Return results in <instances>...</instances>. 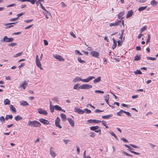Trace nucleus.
<instances>
[{"mask_svg": "<svg viewBox=\"0 0 158 158\" xmlns=\"http://www.w3.org/2000/svg\"><path fill=\"white\" fill-rule=\"evenodd\" d=\"M27 125L31 126V127H40L41 126V124L39 122L35 120L29 121Z\"/></svg>", "mask_w": 158, "mask_h": 158, "instance_id": "1", "label": "nucleus"}, {"mask_svg": "<svg viewBox=\"0 0 158 158\" xmlns=\"http://www.w3.org/2000/svg\"><path fill=\"white\" fill-rule=\"evenodd\" d=\"M123 18H122L121 20L118 21L117 22H115V23H110L109 25L110 27H116L118 25H120L121 27V25H123L124 26V22L122 19Z\"/></svg>", "mask_w": 158, "mask_h": 158, "instance_id": "2", "label": "nucleus"}, {"mask_svg": "<svg viewBox=\"0 0 158 158\" xmlns=\"http://www.w3.org/2000/svg\"><path fill=\"white\" fill-rule=\"evenodd\" d=\"M92 85L87 84H84L80 85L78 87L79 89H89L92 88Z\"/></svg>", "mask_w": 158, "mask_h": 158, "instance_id": "3", "label": "nucleus"}, {"mask_svg": "<svg viewBox=\"0 0 158 158\" xmlns=\"http://www.w3.org/2000/svg\"><path fill=\"white\" fill-rule=\"evenodd\" d=\"M13 38H8L6 36H5L3 39L1 40V41L2 42H10L13 41L14 40Z\"/></svg>", "mask_w": 158, "mask_h": 158, "instance_id": "4", "label": "nucleus"}, {"mask_svg": "<svg viewBox=\"0 0 158 158\" xmlns=\"http://www.w3.org/2000/svg\"><path fill=\"white\" fill-rule=\"evenodd\" d=\"M36 63L37 66L41 70H43V68L41 67V64L40 62L38 55H37L36 56Z\"/></svg>", "mask_w": 158, "mask_h": 158, "instance_id": "5", "label": "nucleus"}, {"mask_svg": "<svg viewBox=\"0 0 158 158\" xmlns=\"http://www.w3.org/2000/svg\"><path fill=\"white\" fill-rule=\"evenodd\" d=\"M89 53L92 56L96 58H98L99 54V52L94 51H92Z\"/></svg>", "mask_w": 158, "mask_h": 158, "instance_id": "6", "label": "nucleus"}, {"mask_svg": "<svg viewBox=\"0 0 158 158\" xmlns=\"http://www.w3.org/2000/svg\"><path fill=\"white\" fill-rule=\"evenodd\" d=\"M53 56L60 61H64V59L61 56L59 55H53Z\"/></svg>", "mask_w": 158, "mask_h": 158, "instance_id": "7", "label": "nucleus"}, {"mask_svg": "<svg viewBox=\"0 0 158 158\" xmlns=\"http://www.w3.org/2000/svg\"><path fill=\"white\" fill-rule=\"evenodd\" d=\"M95 78V77L94 76H90L88 77L87 78L85 79H82L81 80V81L83 82H88L90 81Z\"/></svg>", "mask_w": 158, "mask_h": 158, "instance_id": "8", "label": "nucleus"}, {"mask_svg": "<svg viewBox=\"0 0 158 158\" xmlns=\"http://www.w3.org/2000/svg\"><path fill=\"white\" fill-rule=\"evenodd\" d=\"M38 112L40 114L46 115L48 114V112L46 110H43L41 108H39L38 109Z\"/></svg>", "mask_w": 158, "mask_h": 158, "instance_id": "9", "label": "nucleus"}, {"mask_svg": "<svg viewBox=\"0 0 158 158\" xmlns=\"http://www.w3.org/2000/svg\"><path fill=\"white\" fill-rule=\"evenodd\" d=\"M53 149V148L52 147L50 148V153L52 157L54 158L56 156V154L55 151H54Z\"/></svg>", "mask_w": 158, "mask_h": 158, "instance_id": "10", "label": "nucleus"}, {"mask_svg": "<svg viewBox=\"0 0 158 158\" xmlns=\"http://www.w3.org/2000/svg\"><path fill=\"white\" fill-rule=\"evenodd\" d=\"M74 111L80 114H83L84 113V110L80 109V108L75 107Z\"/></svg>", "mask_w": 158, "mask_h": 158, "instance_id": "11", "label": "nucleus"}, {"mask_svg": "<svg viewBox=\"0 0 158 158\" xmlns=\"http://www.w3.org/2000/svg\"><path fill=\"white\" fill-rule=\"evenodd\" d=\"M39 121L40 122L45 125H48L50 124L48 121L43 118H40L39 119Z\"/></svg>", "mask_w": 158, "mask_h": 158, "instance_id": "12", "label": "nucleus"}, {"mask_svg": "<svg viewBox=\"0 0 158 158\" xmlns=\"http://www.w3.org/2000/svg\"><path fill=\"white\" fill-rule=\"evenodd\" d=\"M67 120L71 126L73 127L74 126V121L70 118H68Z\"/></svg>", "mask_w": 158, "mask_h": 158, "instance_id": "13", "label": "nucleus"}, {"mask_svg": "<svg viewBox=\"0 0 158 158\" xmlns=\"http://www.w3.org/2000/svg\"><path fill=\"white\" fill-rule=\"evenodd\" d=\"M133 12L132 10L128 11L126 15V18H128L131 17L133 14Z\"/></svg>", "mask_w": 158, "mask_h": 158, "instance_id": "14", "label": "nucleus"}, {"mask_svg": "<svg viewBox=\"0 0 158 158\" xmlns=\"http://www.w3.org/2000/svg\"><path fill=\"white\" fill-rule=\"evenodd\" d=\"M158 2H157L155 0H153L151 2V5L153 6H155L157 5Z\"/></svg>", "mask_w": 158, "mask_h": 158, "instance_id": "15", "label": "nucleus"}, {"mask_svg": "<svg viewBox=\"0 0 158 158\" xmlns=\"http://www.w3.org/2000/svg\"><path fill=\"white\" fill-rule=\"evenodd\" d=\"M10 110L12 111V112L15 113L16 112V110L15 108L12 105H10Z\"/></svg>", "mask_w": 158, "mask_h": 158, "instance_id": "16", "label": "nucleus"}, {"mask_svg": "<svg viewBox=\"0 0 158 158\" xmlns=\"http://www.w3.org/2000/svg\"><path fill=\"white\" fill-rule=\"evenodd\" d=\"M99 127L98 126H92L90 127L91 130L95 131L96 130L99 129Z\"/></svg>", "mask_w": 158, "mask_h": 158, "instance_id": "17", "label": "nucleus"}, {"mask_svg": "<svg viewBox=\"0 0 158 158\" xmlns=\"http://www.w3.org/2000/svg\"><path fill=\"white\" fill-rule=\"evenodd\" d=\"M15 119L17 121H18L22 119V118L20 115H17L15 118Z\"/></svg>", "mask_w": 158, "mask_h": 158, "instance_id": "18", "label": "nucleus"}, {"mask_svg": "<svg viewBox=\"0 0 158 158\" xmlns=\"http://www.w3.org/2000/svg\"><path fill=\"white\" fill-rule=\"evenodd\" d=\"M109 95H107L105 97V101H106V103L109 105L111 107H112V106L108 104V102H109Z\"/></svg>", "mask_w": 158, "mask_h": 158, "instance_id": "19", "label": "nucleus"}, {"mask_svg": "<svg viewBox=\"0 0 158 158\" xmlns=\"http://www.w3.org/2000/svg\"><path fill=\"white\" fill-rule=\"evenodd\" d=\"M60 117L63 121H65L66 118V115L63 113H61L60 114Z\"/></svg>", "mask_w": 158, "mask_h": 158, "instance_id": "20", "label": "nucleus"}, {"mask_svg": "<svg viewBox=\"0 0 158 158\" xmlns=\"http://www.w3.org/2000/svg\"><path fill=\"white\" fill-rule=\"evenodd\" d=\"M113 115L112 114H110L106 116H102V118L104 119H108L110 117H112Z\"/></svg>", "mask_w": 158, "mask_h": 158, "instance_id": "21", "label": "nucleus"}, {"mask_svg": "<svg viewBox=\"0 0 158 158\" xmlns=\"http://www.w3.org/2000/svg\"><path fill=\"white\" fill-rule=\"evenodd\" d=\"M27 83H26L25 82H25L23 83L20 86V87H22L23 89H26V88L27 86Z\"/></svg>", "mask_w": 158, "mask_h": 158, "instance_id": "22", "label": "nucleus"}, {"mask_svg": "<svg viewBox=\"0 0 158 158\" xmlns=\"http://www.w3.org/2000/svg\"><path fill=\"white\" fill-rule=\"evenodd\" d=\"M81 80H82V79L79 77H76L73 79V82L74 83H76L79 81H81Z\"/></svg>", "mask_w": 158, "mask_h": 158, "instance_id": "23", "label": "nucleus"}, {"mask_svg": "<svg viewBox=\"0 0 158 158\" xmlns=\"http://www.w3.org/2000/svg\"><path fill=\"white\" fill-rule=\"evenodd\" d=\"M101 80V77H98V78L94 80V82L96 83L97 82H99Z\"/></svg>", "mask_w": 158, "mask_h": 158, "instance_id": "24", "label": "nucleus"}, {"mask_svg": "<svg viewBox=\"0 0 158 158\" xmlns=\"http://www.w3.org/2000/svg\"><path fill=\"white\" fill-rule=\"evenodd\" d=\"M54 109L55 110L60 111L62 110L61 107L57 105L54 106Z\"/></svg>", "mask_w": 158, "mask_h": 158, "instance_id": "25", "label": "nucleus"}, {"mask_svg": "<svg viewBox=\"0 0 158 158\" xmlns=\"http://www.w3.org/2000/svg\"><path fill=\"white\" fill-rule=\"evenodd\" d=\"M141 56L140 55H136L135 57L134 61L139 60L141 59Z\"/></svg>", "mask_w": 158, "mask_h": 158, "instance_id": "26", "label": "nucleus"}, {"mask_svg": "<svg viewBox=\"0 0 158 158\" xmlns=\"http://www.w3.org/2000/svg\"><path fill=\"white\" fill-rule=\"evenodd\" d=\"M5 105H10V101L8 99H5L4 101Z\"/></svg>", "mask_w": 158, "mask_h": 158, "instance_id": "27", "label": "nucleus"}, {"mask_svg": "<svg viewBox=\"0 0 158 158\" xmlns=\"http://www.w3.org/2000/svg\"><path fill=\"white\" fill-rule=\"evenodd\" d=\"M13 118V116L11 114L6 115L5 118V120H7L8 119H11Z\"/></svg>", "mask_w": 158, "mask_h": 158, "instance_id": "28", "label": "nucleus"}, {"mask_svg": "<svg viewBox=\"0 0 158 158\" xmlns=\"http://www.w3.org/2000/svg\"><path fill=\"white\" fill-rule=\"evenodd\" d=\"M20 104L23 106H25L28 105L29 104L26 101H23Z\"/></svg>", "mask_w": 158, "mask_h": 158, "instance_id": "29", "label": "nucleus"}, {"mask_svg": "<svg viewBox=\"0 0 158 158\" xmlns=\"http://www.w3.org/2000/svg\"><path fill=\"white\" fill-rule=\"evenodd\" d=\"M147 6H141L139 8L138 10L139 11H141L142 10H143L146 9L147 8Z\"/></svg>", "mask_w": 158, "mask_h": 158, "instance_id": "30", "label": "nucleus"}, {"mask_svg": "<svg viewBox=\"0 0 158 158\" xmlns=\"http://www.w3.org/2000/svg\"><path fill=\"white\" fill-rule=\"evenodd\" d=\"M124 14V11H121L118 15V19H120L121 17L123 16Z\"/></svg>", "mask_w": 158, "mask_h": 158, "instance_id": "31", "label": "nucleus"}, {"mask_svg": "<svg viewBox=\"0 0 158 158\" xmlns=\"http://www.w3.org/2000/svg\"><path fill=\"white\" fill-rule=\"evenodd\" d=\"M124 110H121L120 111L117 112V114L119 116H123V114L124 113Z\"/></svg>", "mask_w": 158, "mask_h": 158, "instance_id": "32", "label": "nucleus"}, {"mask_svg": "<svg viewBox=\"0 0 158 158\" xmlns=\"http://www.w3.org/2000/svg\"><path fill=\"white\" fill-rule=\"evenodd\" d=\"M110 133L113 136L115 137L116 139H117V140H118V138L117 137V136L112 131L110 132Z\"/></svg>", "mask_w": 158, "mask_h": 158, "instance_id": "33", "label": "nucleus"}, {"mask_svg": "<svg viewBox=\"0 0 158 158\" xmlns=\"http://www.w3.org/2000/svg\"><path fill=\"white\" fill-rule=\"evenodd\" d=\"M134 73L135 74H141L142 73L141 72L140 70L138 69H137L136 71H134Z\"/></svg>", "mask_w": 158, "mask_h": 158, "instance_id": "34", "label": "nucleus"}, {"mask_svg": "<svg viewBox=\"0 0 158 158\" xmlns=\"http://www.w3.org/2000/svg\"><path fill=\"white\" fill-rule=\"evenodd\" d=\"M23 53V52H21L20 53H17L16 54L14 55L13 56V57H16L17 56H21V55Z\"/></svg>", "mask_w": 158, "mask_h": 158, "instance_id": "35", "label": "nucleus"}, {"mask_svg": "<svg viewBox=\"0 0 158 158\" xmlns=\"http://www.w3.org/2000/svg\"><path fill=\"white\" fill-rule=\"evenodd\" d=\"M84 112H85V113L87 114L90 113L91 112V110H89L87 108L84 109Z\"/></svg>", "mask_w": 158, "mask_h": 158, "instance_id": "36", "label": "nucleus"}, {"mask_svg": "<svg viewBox=\"0 0 158 158\" xmlns=\"http://www.w3.org/2000/svg\"><path fill=\"white\" fill-rule=\"evenodd\" d=\"M79 85H80V84L78 83L75 84L73 86V89H79L78 88V87Z\"/></svg>", "mask_w": 158, "mask_h": 158, "instance_id": "37", "label": "nucleus"}, {"mask_svg": "<svg viewBox=\"0 0 158 158\" xmlns=\"http://www.w3.org/2000/svg\"><path fill=\"white\" fill-rule=\"evenodd\" d=\"M146 58L148 60H156V59L155 57H149V56L146 57Z\"/></svg>", "mask_w": 158, "mask_h": 158, "instance_id": "38", "label": "nucleus"}, {"mask_svg": "<svg viewBox=\"0 0 158 158\" xmlns=\"http://www.w3.org/2000/svg\"><path fill=\"white\" fill-rule=\"evenodd\" d=\"M102 124L106 128H108L109 127L106 125V122L105 121L103 120L102 121Z\"/></svg>", "mask_w": 158, "mask_h": 158, "instance_id": "39", "label": "nucleus"}, {"mask_svg": "<svg viewBox=\"0 0 158 158\" xmlns=\"http://www.w3.org/2000/svg\"><path fill=\"white\" fill-rule=\"evenodd\" d=\"M5 119L4 118L3 116H2L0 117V121L2 123H4Z\"/></svg>", "mask_w": 158, "mask_h": 158, "instance_id": "40", "label": "nucleus"}, {"mask_svg": "<svg viewBox=\"0 0 158 158\" xmlns=\"http://www.w3.org/2000/svg\"><path fill=\"white\" fill-rule=\"evenodd\" d=\"M60 122H55V125L56 127H59L60 128H61L62 127L60 125Z\"/></svg>", "mask_w": 158, "mask_h": 158, "instance_id": "41", "label": "nucleus"}, {"mask_svg": "<svg viewBox=\"0 0 158 158\" xmlns=\"http://www.w3.org/2000/svg\"><path fill=\"white\" fill-rule=\"evenodd\" d=\"M146 29V27L144 26L142 28H141L140 30V31L141 33L143 31H145Z\"/></svg>", "mask_w": 158, "mask_h": 158, "instance_id": "42", "label": "nucleus"}, {"mask_svg": "<svg viewBox=\"0 0 158 158\" xmlns=\"http://www.w3.org/2000/svg\"><path fill=\"white\" fill-rule=\"evenodd\" d=\"M77 60L80 63H83L85 62V61L81 60L80 57H78Z\"/></svg>", "mask_w": 158, "mask_h": 158, "instance_id": "43", "label": "nucleus"}, {"mask_svg": "<svg viewBox=\"0 0 158 158\" xmlns=\"http://www.w3.org/2000/svg\"><path fill=\"white\" fill-rule=\"evenodd\" d=\"M95 92L96 93L99 94V93H101L103 94L104 92L103 91H102L100 90H96L95 91Z\"/></svg>", "mask_w": 158, "mask_h": 158, "instance_id": "44", "label": "nucleus"}, {"mask_svg": "<svg viewBox=\"0 0 158 158\" xmlns=\"http://www.w3.org/2000/svg\"><path fill=\"white\" fill-rule=\"evenodd\" d=\"M94 123V119H89L87 121L88 123Z\"/></svg>", "mask_w": 158, "mask_h": 158, "instance_id": "45", "label": "nucleus"}, {"mask_svg": "<svg viewBox=\"0 0 158 158\" xmlns=\"http://www.w3.org/2000/svg\"><path fill=\"white\" fill-rule=\"evenodd\" d=\"M124 113H125V114H126L127 115H128V116H129V117H131V114L129 112H127V111H124Z\"/></svg>", "mask_w": 158, "mask_h": 158, "instance_id": "46", "label": "nucleus"}, {"mask_svg": "<svg viewBox=\"0 0 158 158\" xmlns=\"http://www.w3.org/2000/svg\"><path fill=\"white\" fill-rule=\"evenodd\" d=\"M150 34H148V38L147 39L146 41V44H147L148 43L150 42Z\"/></svg>", "mask_w": 158, "mask_h": 158, "instance_id": "47", "label": "nucleus"}, {"mask_svg": "<svg viewBox=\"0 0 158 158\" xmlns=\"http://www.w3.org/2000/svg\"><path fill=\"white\" fill-rule=\"evenodd\" d=\"M17 22H16V23H6V24H4V26H8V25H11V24H15L16 23H17Z\"/></svg>", "mask_w": 158, "mask_h": 158, "instance_id": "48", "label": "nucleus"}, {"mask_svg": "<svg viewBox=\"0 0 158 158\" xmlns=\"http://www.w3.org/2000/svg\"><path fill=\"white\" fill-rule=\"evenodd\" d=\"M90 136L92 137H94L95 136V133L93 132H90Z\"/></svg>", "mask_w": 158, "mask_h": 158, "instance_id": "49", "label": "nucleus"}, {"mask_svg": "<svg viewBox=\"0 0 158 158\" xmlns=\"http://www.w3.org/2000/svg\"><path fill=\"white\" fill-rule=\"evenodd\" d=\"M54 109H55L54 106H50V109L52 113H53L54 112Z\"/></svg>", "mask_w": 158, "mask_h": 158, "instance_id": "50", "label": "nucleus"}, {"mask_svg": "<svg viewBox=\"0 0 158 158\" xmlns=\"http://www.w3.org/2000/svg\"><path fill=\"white\" fill-rule=\"evenodd\" d=\"M104 110H102L98 109H97L95 110V112L96 113H98L99 112H102Z\"/></svg>", "mask_w": 158, "mask_h": 158, "instance_id": "51", "label": "nucleus"}, {"mask_svg": "<svg viewBox=\"0 0 158 158\" xmlns=\"http://www.w3.org/2000/svg\"><path fill=\"white\" fill-rule=\"evenodd\" d=\"M18 19V17H16V18L11 19H10V21H14L17 20Z\"/></svg>", "mask_w": 158, "mask_h": 158, "instance_id": "52", "label": "nucleus"}, {"mask_svg": "<svg viewBox=\"0 0 158 158\" xmlns=\"http://www.w3.org/2000/svg\"><path fill=\"white\" fill-rule=\"evenodd\" d=\"M36 0H29L28 2H31L32 4H34L36 2Z\"/></svg>", "mask_w": 158, "mask_h": 158, "instance_id": "53", "label": "nucleus"}, {"mask_svg": "<svg viewBox=\"0 0 158 158\" xmlns=\"http://www.w3.org/2000/svg\"><path fill=\"white\" fill-rule=\"evenodd\" d=\"M130 145L132 147L134 148H139V147L138 146H137L135 145H133L132 144H130Z\"/></svg>", "mask_w": 158, "mask_h": 158, "instance_id": "54", "label": "nucleus"}, {"mask_svg": "<svg viewBox=\"0 0 158 158\" xmlns=\"http://www.w3.org/2000/svg\"><path fill=\"white\" fill-rule=\"evenodd\" d=\"M130 152L132 153H134L135 155H139L140 154L139 153H138V152H135V151H133L132 150H130Z\"/></svg>", "mask_w": 158, "mask_h": 158, "instance_id": "55", "label": "nucleus"}, {"mask_svg": "<svg viewBox=\"0 0 158 158\" xmlns=\"http://www.w3.org/2000/svg\"><path fill=\"white\" fill-rule=\"evenodd\" d=\"M17 44L16 43H11L10 44H9V45L10 46L13 47Z\"/></svg>", "mask_w": 158, "mask_h": 158, "instance_id": "56", "label": "nucleus"}, {"mask_svg": "<svg viewBox=\"0 0 158 158\" xmlns=\"http://www.w3.org/2000/svg\"><path fill=\"white\" fill-rule=\"evenodd\" d=\"M39 4H40V6L41 7V8L43 10H46V9H45V8L43 6L41 2H39Z\"/></svg>", "mask_w": 158, "mask_h": 158, "instance_id": "57", "label": "nucleus"}, {"mask_svg": "<svg viewBox=\"0 0 158 158\" xmlns=\"http://www.w3.org/2000/svg\"><path fill=\"white\" fill-rule=\"evenodd\" d=\"M140 3H144L146 2V0H136Z\"/></svg>", "mask_w": 158, "mask_h": 158, "instance_id": "58", "label": "nucleus"}, {"mask_svg": "<svg viewBox=\"0 0 158 158\" xmlns=\"http://www.w3.org/2000/svg\"><path fill=\"white\" fill-rule=\"evenodd\" d=\"M16 4H12L10 5H8L6 6L7 7H9L11 6H15Z\"/></svg>", "mask_w": 158, "mask_h": 158, "instance_id": "59", "label": "nucleus"}, {"mask_svg": "<svg viewBox=\"0 0 158 158\" xmlns=\"http://www.w3.org/2000/svg\"><path fill=\"white\" fill-rule=\"evenodd\" d=\"M70 34L71 36H72L74 38H76V35L73 33V32H71L70 33Z\"/></svg>", "mask_w": 158, "mask_h": 158, "instance_id": "60", "label": "nucleus"}, {"mask_svg": "<svg viewBox=\"0 0 158 158\" xmlns=\"http://www.w3.org/2000/svg\"><path fill=\"white\" fill-rule=\"evenodd\" d=\"M101 122H102V121L99 120H96L94 119V123H99Z\"/></svg>", "mask_w": 158, "mask_h": 158, "instance_id": "61", "label": "nucleus"}, {"mask_svg": "<svg viewBox=\"0 0 158 158\" xmlns=\"http://www.w3.org/2000/svg\"><path fill=\"white\" fill-rule=\"evenodd\" d=\"M121 139L125 142L128 143V140L124 138H121Z\"/></svg>", "mask_w": 158, "mask_h": 158, "instance_id": "62", "label": "nucleus"}, {"mask_svg": "<svg viewBox=\"0 0 158 158\" xmlns=\"http://www.w3.org/2000/svg\"><path fill=\"white\" fill-rule=\"evenodd\" d=\"M61 4L63 7H65L67 6L66 4H65L63 2H62L61 3Z\"/></svg>", "mask_w": 158, "mask_h": 158, "instance_id": "63", "label": "nucleus"}, {"mask_svg": "<svg viewBox=\"0 0 158 158\" xmlns=\"http://www.w3.org/2000/svg\"><path fill=\"white\" fill-rule=\"evenodd\" d=\"M32 21L33 19H28L27 20H25L24 21L27 23H28L32 22Z\"/></svg>", "mask_w": 158, "mask_h": 158, "instance_id": "64", "label": "nucleus"}]
</instances>
